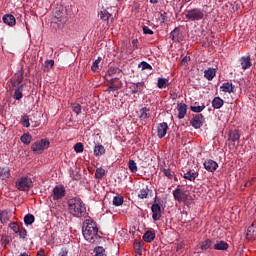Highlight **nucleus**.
I'll list each match as a JSON object with an SVG mask.
<instances>
[{"instance_id": "nucleus-1", "label": "nucleus", "mask_w": 256, "mask_h": 256, "mask_svg": "<svg viewBox=\"0 0 256 256\" xmlns=\"http://www.w3.org/2000/svg\"><path fill=\"white\" fill-rule=\"evenodd\" d=\"M82 233L88 243H97L101 239V235H103V232L99 231L97 222L93 221V219H86L83 222Z\"/></svg>"}, {"instance_id": "nucleus-2", "label": "nucleus", "mask_w": 256, "mask_h": 256, "mask_svg": "<svg viewBox=\"0 0 256 256\" xmlns=\"http://www.w3.org/2000/svg\"><path fill=\"white\" fill-rule=\"evenodd\" d=\"M68 211L73 217H83L87 213V208L81 198L74 197L68 200Z\"/></svg>"}, {"instance_id": "nucleus-3", "label": "nucleus", "mask_w": 256, "mask_h": 256, "mask_svg": "<svg viewBox=\"0 0 256 256\" xmlns=\"http://www.w3.org/2000/svg\"><path fill=\"white\" fill-rule=\"evenodd\" d=\"M67 23V17L63 10H56L54 13V17L52 18V25L54 29H63L65 24Z\"/></svg>"}, {"instance_id": "nucleus-4", "label": "nucleus", "mask_w": 256, "mask_h": 256, "mask_svg": "<svg viewBox=\"0 0 256 256\" xmlns=\"http://www.w3.org/2000/svg\"><path fill=\"white\" fill-rule=\"evenodd\" d=\"M185 17L188 21H201L205 17V10L201 8L186 10Z\"/></svg>"}, {"instance_id": "nucleus-5", "label": "nucleus", "mask_w": 256, "mask_h": 256, "mask_svg": "<svg viewBox=\"0 0 256 256\" xmlns=\"http://www.w3.org/2000/svg\"><path fill=\"white\" fill-rule=\"evenodd\" d=\"M33 187V180L27 176H23L16 181L18 191H29Z\"/></svg>"}, {"instance_id": "nucleus-6", "label": "nucleus", "mask_w": 256, "mask_h": 256, "mask_svg": "<svg viewBox=\"0 0 256 256\" xmlns=\"http://www.w3.org/2000/svg\"><path fill=\"white\" fill-rule=\"evenodd\" d=\"M49 145H50V142H49L48 139H41V140H38V141L34 142L31 145V150L34 153L41 154V153H43V151L45 149H49Z\"/></svg>"}, {"instance_id": "nucleus-7", "label": "nucleus", "mask_w": 256, "mask_h": 256, "mask_svg": "<svg viewBox=\"0 0 256 256\" xmlns=\"http://www.w3.org/2000/svg\"><path fill=\"white\" fill-rule=\"evenodd\" d=\"M190 125H192L194 129H201V127L205 125V116L203 114H193Z\"/></svg>"}, {"instance_id": "nucleus-8", "label": "nucleus", "mask_w": 256, "mask_h": 256, "mask_svg": "<svg viewBox=\"0 0 256 256\" xmlns=\"http://www.w3.org/2000/svg\"><path fill=\"white\" fill-rule=\"evenodd\" d=\"M66 191H65V186L63 185H58L54 187L53 192H52V199L54 201H59L60 199H63L65 197Z\"/></svg>"}, {"instance_id": "nucleus-9", "label": "nucleus", "mask_w": 256, "mask_h": 256, "mask_svg": "<svg viewBox=\"0 0 256 256\" xmlns=\"http://www.w3.org/2000/svg\"><path fill=\"white\" fill-rule=\"evenodd\" d=\"M173 197L175 201H178V203H183L188 199V196L185 190L179 188V186L175 190H173Z\"/></svg>"}, {"instance_id": "nucleus-10", "label": "nucleus", "mask_w": 256, "mask_h": 256, "mask_svg": "<svg viewBox=\"0 0 256 256\" xmlns=\"http://www.w3.org/2000/svg\"><path fill=\"white\" fill-rule=\"evenodd\" d=\"M98 16L100 17L101 21H105L107 25H111V23H113V14L109 13V11H107L105 8H102L98 12Z\"/></svg>"}, {"instance_id": "nucleus-11", "label": "nucleus", "mask_w": 256, "mask_h": 256, "mask_svg": "<svg viewBox=\"0 0 256 256\" xmlns=\"http://www.w3.org/2000/svg\"><path fill=\"white\" fill-rule=\"evenodd\" d=\"M151 211H152L153 221H160L163 213V210L161 209V205L157 203L152 204Z\"/></svg>"}, {"instance_id": "nucleus-12", "label": "nucleus", "mask_w": 256, "mask_h": 256, "mask_svg": "<svg viewBox=\"0 0 256 256\" xmlns=\"http://www.w3.org/2000/svg\"><path fill=\"white\" fill-rule=\"evenodd\" d=\"M203 165L206 171H208L209 173H215V171H217V169L219 168V164L211 159L205 160Z\"/></svg>"}, {"instance_id": "nucleus-13", "label": "nucleus", "mask_w": 256, "mask_h": 256, "mask_svg": "<svg viewBox=\"0 0 256 256\" xmlns=\"http://www.w3.org/2000/svg\"><path fill=\"white\" fill-rule=\"evenodd\" d=\"M23 71H21L19 74H15L14 78H11L9 80L10 83V90L15 89V87H17V85H20L23 83Z\"/></svg>"}, {"instance_id": "nucleus-14", "label": "nucleus", "mask_w": 256, "mask_h": 256, "mask_svg": "<svg viewBox=\"0 0 256 256\" xmlns=\"http://www.w3.org/2000/svg\"><path fill=\"white\" fill-rule=\"evenodd\" d=\"M169 130V125L166 122H162L158 124L157 127V136L159 139H163L165 135H167V131Z\"/></svg>"}, {"instance_id": "nucleus-15", "label": "nucleus", "mask_w": 256, "mask_h": 256, "mask_svg": "<svg viewBox=\"0 0 256 256\" xmlns=\"http://www.w3.org/2000/svg\"><path fill=\"white\" fill-rule=\"evenodd\" d=\"M129 89H131L133 95L143 93V90L145 89V82L132 83Z\"/></svg>"}, {"instance_id": "nucleus-16", "label": "nucleus", "mask_w": 256, "mask_h": 256, "mask_svg": "<svg viewBox=\"0 0 256 256\" xmlns=\"http://www.w3.org/2000/svg\"><path fill=\"white\" fill-rule=\"evenodd\" d=\"M170 39H172L174 43H181V41H183V35L181 34V30L179 28H175L170 33Z\"/></svg>"}, {"instance_id": "nucleus-17", "label": "nucleus", "mask_w": 256, "mask_h": 256, "mask_svg": "<svg viewBox=\"0 0 256 256\" xmlns=\"http://www.w3.org/2000/svg\"><path fill=\"white\" fill-rule=\"evenodd\" d=\"M240 65L243 71H247V69H251L253 63L251 62V56H242L240 58Z\"/></svg>"}, {"instance_id": "nucleus-18", "label": "nucleus", "mask_w": 256, "mask_h": 256, "mask_svg": "<svg viewBox=\"0 0 256 256\" xmlns=\"http://www.w3.org/2000/svg\"><path fill=\"white\" fill-rule=\"evenodd\" d=\"M177 111H178V119H185V115H187V104L178 103Z\"/></svg>"}, {"instance_id": "nucleus-19", "label": "nucleus", "mask_w": 256, "mask_h": 256, "mask_svg": "<svg viewBox=\"0 0 256 256\" xmlns=\"http://www.w3.org/2000/svg\"><path fill=\"white\" fill-rule=\"evenodd\" d=\"M247 239H256V220L247 229Z\"/></svg>"}, {"instance_id": "nucleus-20", "label": "nucleus", "mask_w": 256, "mask_h": 256, "mask_svg": "<svg viewBox=\"0 0 256 256\" xmlns=\"http://www.w3.org/2000/svg\"><path fill=\"white\" fill-rule=\"evenodd\" d=\"M2 19L3 23H5V25H9V27H13L17 23L15 16L11 14L4 15Z\"/></svg>"}, {"instance_id": "nucleus-21", "label": "nucleus", "mask_w": 256, "mask_h": 256, "mask_svg": "<svg viewBox=\"0 0 256 256\" xmlns=\"http://www.w3.org/2000/svg\"><path fill=\"white\" fill-rule=\"evenodd\" d=\"M215 75H217V69L215 68H208L204 71V77L207 81H213V79H215Z\"/></svg>"}, {"instance_id": "nucleus-22", "label": "nucleus", "mask_w": 256, "mask_h": 256, "mask_svg": "<svg viewBox=\"0 0 256 256\" xmlns=\"http://www.w3.org/2000/svg\"><path fill=\"white\" fill-rule=\"evenodd\" d=\"M214 249L216 251H227L229 249V244L223 240H220L214 244Z\"/></svg>"}, {"instance_id": "nucleus-23", "label": "nucleus", "mask_w": 256, "mask_h": 256, "mask_svg": "<svg viewBox=\"0 0 256 256\" xmlns=\"http://www.w3.org/2000/svg\"><path fill=\"white\" fill-rule=\"evenodd\" d=\"M234 89H235V85H233V83L231 82H225L220 87V90L223 91L224 93H233Z\"/></svg>"}, {"instance_id": "nucleus-24", "label": "nucleus", "mask_w": 256, "mask_h": 256, "mask_svg": "<svg viewBox=\"0 0 256 256\" xmlns=\"http://www.w3.org/2000/svg\"><path fill=\"white\" fill-rule=\"evenodd\" d=\"M25 87V84H22L20 86H18L15 91H14V99L16 101H21V99H23V88Z\"/></svg>"}, {"instance_id": "nucleus-25", "label": "nucleus", "mask_w": 256, "mask_h": 256, "mask_svg": "<svg viewBox=\"0 0 256 256\" xmlns=\"http://www.w3.org/2000/svg\"><path fill=\"white\" fill-rule=\"evenodd\" d=\"M11 177V170L9 167H0V179L4 181V179H9Z\"/></svg>"}, {"instance_id": "nucleus-26", "label": "nucleus", "mask_w": 256, "mask_h": 256, "mask_svg": "<svg viewBox=\"0 0 256 256\" xmlns=\"http://www.w3.org/2000/svg\"><path fill=\"white\" fill-rule=\"evenodd\" d=\"M143 241H145L146 243H151L155 240V232L148 230L144 233L143 237H142Z\"/></svg>"}, {"instance_id": "nucleus-27", "label": "nucleus", "mask_w": 256, "mask_h": 256, "mask_svg": "<svg viewBox=\"0 0 256 256\" xmlns=\"http://www.w3.org/2000/svg\"><path fill=\"white\" fill-rule=\"evenodd\" d=\"M241 139V135L239 134V130H232L229 132V141L235 145L236 141H239Z\"/></svg>"}, {"instance_id": "nucleus-28", "label": "nucleus", "mask_w": 256, "mask_h": 256, "mask_svg": "<svg viewBox=\"0 0 256 256\" xmlns=\"http://www.w3.org/2000/svg\"><path fill=\"white\" fill-rule=\"evenodd\" d=\"M149 117H151V110L147 107H143L140 109V116L139 118L142 121H145V119H149Z\"/></svg>"}, {"instance_id": "nucleus-29", "label": "nucleus", "mask_w": 256, "mask_h": 256, "mask_svg": "<svg viewBox=\"0 0 256 256\" xmlns=\"http://www.w3.org/2000/svg\"><path fill=\"white\" fill-rule=\"evenodd\" d=\"M223 105H225V101L223 99H221V97H215L212 100L213 109H221V107H223Z\"/></svg>"}, {"instance_id": "nucleus-30", "label": "nucleus", "mask_w": 256, "mask_h": 256, "mask_svg": "<svg viewBox=\"0 0 256 256\" xmlns=\"http://www.w3.org/2000/svg\"><path fill=\"white\" fill-rule=\"evenodd\" d=\"M183 177L187 179V181H195V179L199 177V172L188 171L184 173Z\"/></svg>"}, {"instance_id": "nucleus-31", "label": "nucleus", "mask_w": 256, "mask_h": 256, "mask_svg": "<svg viewBox=\"0 0 256 256\" xmlns=\"http://www.w3.org/2000/svg\"><path fill=\"white\" fill-rule=\"evenodd\" d=\"M94 155L100 157V155H105V147L102 144H96L94 147Z\"/></svg>"}, {"instance_id": "nucleus-32", "label": "nucleus", "mask_w": 256, "mask_h": 256, "mask_svg": "<svg viewBox=\"0 0 256 256\" xmlns=\"http://www.w3.org/2000/svg\"><path fill=\"white\" fill-rule=\"evenodd\" d=\"M157 87L158 89H166V87H169V79L158 78Z\"/></svg>"}, {"instance_id": "nucleus-33", "label": "nucleus", "mask_w": 256, "mask_h": 256, "mask_svg": "<svg viewBox=\"0 0 256 256\" xmlns=\"http://www.w3.org/2000/svg\"><path fill=\"white\" fill-rule=\"evenodd\" d=\"M32 139H33V136H31V134H29V133H24L20 137V141L22 143H24V145H29L31 143Z\"/></svg>"}, {"instance_id": "nucleus-34", "label": "nucleus", "mask_w": 256, "mask_h": 256, "mask_svg": "<svg viewBox=\"0 0 256 256\" xmlns=\"http://www.w3.org/2000/svg\"><path fill=\"white\" fill-rule=\"evenodd\" d=\"M150 191L151 190H149V187L147 186L145 188H142L138 193L139 199H147L149 197Z\"/></svg>"}, {"instance_id": "nucleus-35", "label": "nucleus", "mask_w": 256, "mask_h": 256, "mask_svg": "<svg viewBox=\"0 0 256 256\" xmlns=\"http://www.w3.org/2000/svg\"><path fill=\"white\" fill-rule=\"evenodd\" d=\"M24 223L27 227H29V225H33V223H35V216L33 214H27L24 216Z\"/></svg>"}, {"instance_id": "nucleus-36", "label": "nucleus", "mask_w": 256, "mask_h": 256, "mask_svg": "<svg viewBox=\"0 0 256 256\" xmlns=\"http://www.w3.org/2000/svg\"><path fill=\"white\" fill-rule=\"evenodd\" d=\"M212 245H213V241H211L210 239H207L201 243L200 249H202V251H207V249H211Z\"/></svg>"}, {"instance_id": "nucleus-37", "label": "nucleus", "mask_w": 256, "mask_h": 256, "mask_svg": "<svg viewBox=\"0 0 256 256\" xmlns=\"http://www.w3.org/2000/svg\"><path fill=\"white\" fill-rule=\"evenodd\" d=\"M53 65H55V61H53V60L45 61V63H44L45 73H49V71H51V69H53Z\"/></svg>"}, {"instance_id": "nucleus-38", "label": "nucleus", "mask_w": 256, "mask_h": 256, "mask_svg": "<svg viewBox=\"0 0 256 256\" xmlns=\"http://www.w3.org/2000/svg\"><path fill=\"white\" fill-rule=\"evenodd\" d=\"M128 167H129L131 173H137L138 168H137V163L135 162V160H129Z\"/></svg>"}, {"instance_id": "nucleus-39", "label": "nucleus", "mask_w": 256, "mask_h": 256, "mask_svg": "<svg viewBox=\"0 0 256 256\" xmlns=\"http://www.w3.org/2000/svg\"><path fill=\"white\" fill-rule=\"evenodd\" d=\"M94 253L95 256H107V254L105 253V248H103V246H97L94 249Z\"/></svg>"}, {"instance_id": "nucleus-40", "label": "nucleus", "mask_w": 256, "mask_h": 256, "mask_svg": "<svg viewBox=\"0 0 256 256\" xmlns=\"http://www.w3.org/2000/svg\"><path fill=\"white\" fill-rule=\"evenodd\" d=\"M20 122L23 125V127H26V128L31 127V123L29 122V116L27 115L21 116Z\"/></svg>"}, {"instance_id": "nucleus-41", "label": "nucleus", "mask_w": 256, "mask_h": 256, "mask_svg": "<svg viewBox=\"0 0 256 256\" xmlns=\"http://www.w3.org/2000/svg\"><path fill=\"white\" fill-rule=\"evenodd\" d=\"M113 205H115V207H121V205H123V196H115L113 198Z\"/></svg>"}, {"instance_id": "nucleus-42", "label": "nucleus", "mask_w": 256, "mask_h": 256, "mask_svg": "<svg viewBox=\"0 0 256 256\" xmlns=\"http://www.w3.org/2000/svg\"><path fill=\"white\" fill-rule=\"evenodd\" d=\"M99 63H101V57H99L93 62L91 66V71H93L94 73H97V71H99Z\"/></svg>"}, {"instance_id": "nucleus-43", "label": "nucleus", "mask_w": 256, "mask_h": 256, "mask_svg": "<svg viewBox=\"0 0 256 256\" xmlns=\"http://www.w3.org/2000/svg\"><path fill=\"white\" fill-rule=\"evenodd\" d=\"M105 177V169L103 168H97L95 172V178L96 179H103Z\"/></svg>"}, {"instance_id": "nucleus-44", "label": "nucleus", "mask_w": 256, "mask_h": 256, "mask_svg": "<svg viewBox=\"0 0 256 256\" xmlns=\"http://www.w3.org/2000/svg\"><path fill=\"white\" fill-rule=\"evenodd\" d=\"M85 147L83 146V143L78 142L74 145V151L75 153H83Z\"/></svg>"}, {"instance_id": "nucleus-45", "label": "nucleus", "mask_w": 256, "mask_h": 256, "mask_svg": "<svg viewBox=\"0 0 256 256\" xmlns=\"http://www.w3.org/2000/svg\"><path fill=\"white\" fill-rule=\"evenodd\" d=\"M191 111L193 113H201L205 109V104H202L201 106H190Z\"/></svg>"}, {"instance_id": "nucleus-46", "label": "nucleus", "mask_w": 256, "mask_h": 256, "mask_svg": "<svg viewBox=\"0 0 256 256\" xmlns=\"http://www.w3.org/2000/svg\"><path fill=\"white\" fill-rule=\"evenodd\" d=\"M72 110L76 115H81V104L79 103H74L72 104Z\"/></svg>"}, {"instance_id": "nucleus-47", "label": "nucleus", "mask_w": 256, "mask_h": 256, "mask_svg": "<svg viewBox=\"0 0 256 256\" xmlns=\"http://www.w3.org/2000/svg\"><path fill=\"white\" fill-rule=\"evenodd\" d=\"M139 67H141L142 71H145V69H148L149 71H151L153 69V66H151V64L143 61L139 64Z\"/></svg>"}, {"instance_id": "nucleus-48", "label": "nucleus", "mask_w": 256, "mask_h": 256, "mask_svg": "<svg viewBox=\"0 0 256 256\" xmlns=\"http://www.w3.org/2000/svg\"><path fill=\"white\" fill-rule=\"evenodd\" d=\"M162 173L167 177V179H173V173L171 172V169L169 168H163Z\"/></svg>"}, {"instance_id": "nucleus-49", "label": "nucleus", "mask_w": 256, "mask_h": 256, "mask_svg": "<svg viewBox=\"0 0 256 256\" xmlns=\"http://www.w3.org/2000/svg\"><path fill=\"white\" fill-rule=\"evenodd\" d=\"M0 221L3 224H5V223H7V221H9V217L7 216V212H1L0 213Z\"/></svg>"}, {"instance_id": "nucleus-50", "label": "nucleus", "mask_w": 256, "mask_h": 256, "mask_svg": "<svg viewBox=\"0 0 256 256\" xmlns=\"http://www.w3.org/2000/svg\"><path fill=\"white\" fill-rule=\"evenodd\" d=\"M9 227L12 229V231H14V233H19V230L21 229L19 228V224L15 222L10 223Z\"/></svg>"}, {"instance_id": "nucleus-51", "label": "nucleus", "mask_w": 256, "mask_h": 256, "mask_svg": "<svg viewBox=\"0 0 256 256\" xmlns=\"http://www.w3.org/2000/svg\"><path fill=\"white\" fill-rule=\"evenodd\" d=\"M18 235L21 239H25V237H27V230L25 228H20Z\"/></svg>"}, {"instance_id": "nucleus-52", "label": "nucleus", "mask_w": 256, "mask_h": 256, "mask_svg": "<svg viewBox=\"0 0 256 256\" xmlns=\"http://www.w3.org/2000/svg\"><path fill=\"white\" fill-rule=\"evenodd\" d=\"M144 35H153V30H151L148 26H143L142 27Z\"/></svg>"}, {"instance_id": "nucleus-53", "label": "nucleus", "mask_w": 256, "mask_h": 256, "mask_svg": "<svg viewBox=\"0 0 256 256\" xmlns=\"http://www.w3.org/2000/svg\"><path fill=\"white\" fill-rule=\"evenodd\" d=\"M117 71H119V68L111 67L108 69L107 74L109 75V77H113V75H115L117 73Z\"/></svg>"}, {"instance_id": "nucleus-54", "label": "nucleus", "mask_w": 256, "mask_h": 256, "mask_svg": "<svg viewBox=\"0 0 256 256\" xmlns=\"http://www.w3.org/2000/svg\"><path fill=\"white\" fill-rule=\"evenodd\" d=\"M58 256H69V250H67V248H62Z\"/></svg>"}, {"instance_id": "nucleus-55", "label": "nucleus", "mask_w": 256, "mask_h": 256, "mask_svg": "<svg viewBox=\"0 0 256 256\" xmlns=\"http://www.w3.org/2000/svg\"><path fill=\"white\" fill-rule=\"evenodd\" d=\"M107 91H119V86L117 85H110Z\"/></svg>"}, {"instance_id": "nucleus-56", "label": "nucleus", "mask_w": 256, "mask_h": 256, "mask_svg": "<svg viewBox=\"0 0 256 256\" xmlns=\"http://www.w3.org/2000/svg\"><path fill=\"white\" fill-rule=\"evenodd\" d=\"M189 61H191V58L185 56L182 61H181V64L182 65H187V63H189Z\"/></svg>"}, {"instance_id": "nucleus-57", "label": "nucleus", "mask_w": 256, "mask_h": 256, "mask_svg": "<svg viewBox=\"0 0 256 256\" xmlns=\"http://www.w3.org/2000/svg\"><path fill=\"white\" fill-rule=\"evenodd\" d=\"M138 43H139L138 39L132 40V45H133L134 49H139V46L137 45Z\"/></svg>"}, {"instance_id": "nucleus-58", "label": "nucleus", "mask_w": 256, "mask_h": 256, "mask_svg": "<svg viewBox=\"0 0 256 256\" xmlns=\"http://www.w3.org/2000/svg\"><path fill=\"white\" fill-rule=\"evenodd\" d=\"M36 256H45V250L40 249V250L37 252Z\"/></svg>"}, {"instance_id": "nucleus-59", "label": "nucleus", "mask_w": 256, "mask_h": 256, "mask_svg": "<svg viewBox=\"0 0 256 256\" xmlns=\"http://www.w3.org/2000/svg\"><path fill=\"white\" fill-rule=\"evenodd\" d=\"M115 81H117V78L110 79V85H115Z\"/></svg>"}, {"instance_id": "nucleus-60", "label": "nucleus", "mask_w": 256, "mask_h": 256, "mask_svg": "<svg viewBox=\"0 0 256 256\" xmlns=\"http://www.w3.org/2000/svg\"><path fill=\"white\" fill-rule=\"evenodd\" d=\"M150 3H152L153 5L159 3V0H150Z\"/></svg>"}, {"instance_id": "nucleus-61", "label": "nucleus", "mask_w": 256, "mask_h": 256, "mask_svg": "<svg viewBox=\"0 0 256 256\" xmlns=\"http://www.w3.org/2000/svg\"><path fill=\"white\" fill-rule=\"evenodd\" d=\"M138 255H141V249L137 250Z\"/></svg>"}, {"instance_id": "nucleus-62", "label": "nucleus", "mask_w": 256, "mask_h": 256, "mask_svg": "<svg viewBox=\"0 0 256 256\" xmlns=\"http://www.w3.org/2000/svg\"><path fill=\"white\" fill-rule=\"evenodd\" d=\"M174 180L177 181V177H174Z\"/></svg>"}]
</instances>
